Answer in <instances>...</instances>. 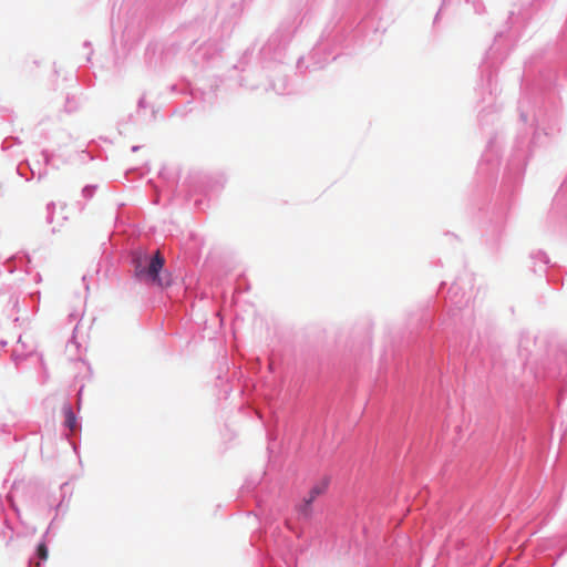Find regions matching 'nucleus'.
Masks as SVG:
<instances>
[{"label":"nucleus","mask_w":567,"mask_h":567,"mask_svg":"<svg viewBox=\"0 0 567 567\" xmlns=\"http://www.w3.org/2000/svg\"><path fill=\"white\" fill-rule=\"evenodd\" d=\"M328 485H329V480L328 478H323L321 480L320 482H318L317 484H315L311 489L309 491L308 493V496L305 497L303 499V506H302V511L308 514L309 512V507L310 505L312 504V502L320 495H322L327 488H328Z\"/></svg>","instance_id":"obj_2"},{"label":"nucleus","mask_w":567,"mask_h":567,"mask_svg":"<svg viewBox=\"0 0 567 567\" xmlns=\"http://www.w3.org/2000/svg\"><path fill=\"white\" fill-rule=\"evenodd\" d=\"M37 555L40 558V560H47L49 557V550L44 543L39 544L37 548Z\"/></svg>","instance_id":"obj_4"},{"label":"nucleus","mask_w":567,"mask_h":567,"mask_svg":"<svg viewBox=\"0 0 567 567\" xmlns=\"http://www.w3.org/2000/svg\"><path fill=\"white\" fill-rule=\"evenodd\" d=\"M164 257L159 251H156V254L150 259L146 267H142L141 264L136 266V276L147 284L156 285L159 287H168L172 284L171 275L159 274L164 267Z\"/></svg>","instance_id":"obj_1"},{"label":"nucleus","mask_w":567,"mask_h":567,"mask_svg":"<svg viewBox=\"0 0 567 567\" xmlns=\"http://www.w3.org/2000/svg\"><path fill=\"white\" fill-rule=\"evenodd\" d=\"M64 416H65V425L73 431L76 425L75 415L71 409V406L66 405L63 408Z\"/></svg>","instance_id":"obj_3"},{"label":"nucleus","mask_w":567,"mask_h":567,"mask_svg":"<svg viewBox=\"0 0 567 567\" xmlns=\"http://www.w3.org/2000/svg\"><path fill=\"white\" fill-rule=\"evenodd\" d=\"M34 565H35V567H40V563H39V561H38V563H35Z\"/></svg>","instance_id":"obj_5"}]
</instances>
